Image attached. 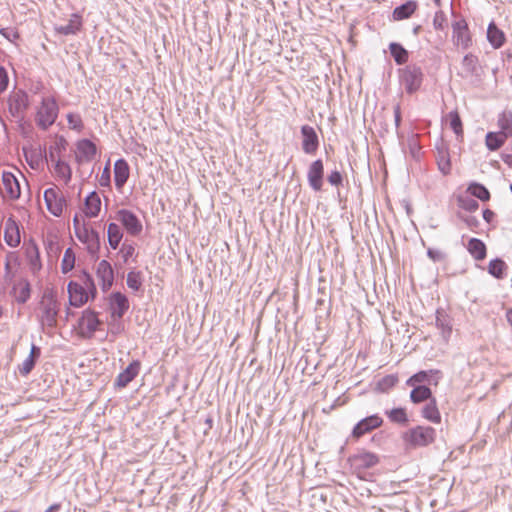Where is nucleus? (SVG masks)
Instances as JSON below:
<instances>
[{
  "label": "nucleus",
  "instance_id": "nucleus-1",
  "mask_svg": "<svg viewBox=\"0 0 512 512\" xmlns=\"http://www.w3.org/2000/svg\"><path fill=\"white\" fill-rule=\"evenodd\" d=\"M60 303L52 290H45L36 309V318L43 328H54L57 325V316Z\"/></svg>",
  "mask_w": 512,
  "mask_h": 512
},
{
  "label": "nucleus",
  "instance_id": "nucleus-2",
  "mask_svg": "<svg viewBox=\"0 0 512 512\" xmlns=\"http://www.w3.org/2000/svg\"><path fill=\"white\" fill-rule=\"evenodd\" d=\"M58 104L53 97H44L36 113V123L39 128L47 130L58 117Z\"/></svg>",
  "mask_w": 512,
  "mask_h": 512
},
{
  "label": "nucleus",
  "instance_id": "nucleus-3",
  "mask_svg": "<svg viewBox=\"0 0 512 512\" xmlns=\"http://www.w3.org/2000/svg\"><path fill=\"white\" fill-rule=\"evenodd\" d=\"M436 438V431L430 426H416L403 435L406 443L413 447H425L434 442Z\"/></svg>",
  "mask_w": 512,
  "mask_h": 512
},
{
  "label": "nucleus",
  "instance_id": "nucleus-4",
  "mask_svg": "<svg viewBox=\"0 0 512 512\" xmlns=\"http://www.w3.org/2000/svg\"><path fill=\"white\" fill-rule=\"evenodd\" d=\"M423 72L421 67L410 64L400 70V82L408 94L418 91L423 82Z\"/></svg>",
  "mask_w": 512,
  "mask_h": 512
},
{
  "label": "nucleus",
  "instance_id": "nucleus-5",
  "mask_svg": "<svg viewBox=\"0 0 512 512\" xmlns=\"http://www.w3.org/2000/svg\"><path fill=\"white\" fill-rule=\"evenodd\" d=\"M101 325L98 313L89 308L85 309L78 320V333L82 338L90 339Z\"/></svg>",
  "mask_w": 512,
  "mask_h": 512
},
{
  "label": "nucleus",
  "instance_id": "nucleus-6",
  "mask_svg": "<svg viewBox=\"0 0 512 512\" xmlns=\"http://www.w3.org/2000/svg\"><path fill=\"white\" fill-rule=\"evenodd\" d=\"M44 201L48 211L59 217L63 213V209L66 206V199L62 191L58 187H51L44 191Z\"/></svg>",
  "mask_w": 512,
  "mask_h": 512
},
{
  "label": "nucleus",
  "instance_id": "nucleus-7",
  "mask_svg": "<svg viewBox=\"0 0 512 512\" xmlns=\"http://www.w3.org/2000/svg\"><path fill=\"white\" fill-rule=\"evenodd\" d=\"M351 467L358 473L370 469L379 463V457L377 454L369 451H359L351 455L348 459Z\"/></svg>",
  "mask_w": 512,
  "mask_h": 512
},
{
  "label": "nucleus",
  "instance_id": "nucleus-8",
  "mask_svg": "<svg viewBox=\"0 0 512 512\" xmlns=\"http://www.w3.org/2000/svg\"><path fill=\"white\" fill-rule=\"evenodd\" d=\"M76 237L80 242L86 245V249L91 256H97L100 250V237L98 232L87 226L82 230L80 229Z\"/></svg>",
  "mask_w": 512,
  "mask_h": 512
},
{
  "label": "nucleus",
  "instance_id": "nucleus-9",
  "mask_svg": "<svg viewBox=\"0 0 512 512\" xmlns=\"http://www.w3.org/2000/svg\"><path fill=\"white\" fill-rule=\"evenodd\" d=\"M28 107L27 94L18 91L11 95L8 99V110L13 118L21 121L24 118V113Z\"/></svg>",
  "mask_w": 512,
  "mask_h": 512
},
{
  "label": "nucleus",
  "instance_id": "nucleus-10",
  "mask_svg": "<svg viewBox=\"0 0 512 512\" xmlns=\"http://www.w3.org/2000/svg\"><path fill=\"white\" fill-rule=\"evenodd\" d=\"M452 30V40L454 44L462 49L469 48L472 40L467 22L464 19L455 21L452 24Z\"/></svg>",
  "mask_w": 512,
  "mask_h": 512
},
{
  "label": "nucleus",
  "instance_id": "nucleus-11",
  "mask_svg": "<svg viewBox=\"0 0 512 512\" xmlns=\"http://www.w3.org/2000/svg\"><path fill=\"white\" fill-rule=\"evenodd\" d=\"M0 191L4 197L12 200L18 199L20 197V184L13 173L7 171L2 173V184L0 186Z\"/></svg>",
  "mask_w": 512,
  "mask_h": 512
},
{
  "label": "nucleus",
  "instance_id": "nucleus-12",
  "mask_svg": "<svg viewBox=\"0 0 512 512\" xmlns=\"http://www.w3.org/2000/svg\"><path fill=\"white\" fill-rule=\"evenodd\" d=\"M383 423V419L378 414H373L364 419L360 420L352 430V436L360 438L364 434L380 427Z\"/></svg>",
  "mask_w": 512,
  "mask_h": 512
},
{
  "label": "nucleus",
  "instance_id": "nucleus-13",
  "mask_svg": "<svg viewBox=\"0 0 512 512\" xmlns=\"http://www.w3.org/2000/svg\"><path fill=\"white\" fill-rule=\"evenodd\" d=\"M302 149L306 154L313 155L319 147V139L315 129L309 125L301 127Z\"/></svg>",
  "mask_w": 512,
  "mask_h": 512
},
{
  "label": "nucleus",
  "instance_id": "nucleus-14",
  "mask_svg": "<svg viewBox=\"0 0 512 512\" xmlns=\"http://www.w3.org/2000/svg\"><path fill=\"white\" fill-rule=\"evenodd\" d=\"M117 220L125 227L131 235H138L142 231V224L138 217L129 210H120L117 213Z\"/></svg>",
  "mask_w": 512,
  "mask_h": 512
},
{
  "label": "nucleus",
  "instance_id": "nucleus-15",
  "mask_svg": "<svg viewBox=\"0 0 512 512\" xmlns=\"http://www.w3.org/2000/svg\"><path fill=\"white\" fill-rule=\"evenodd\" d=\"M324 166L321 159L311 163L307 172V179L310 187L314 191H320L323 186Z\"/></svg>",
  "mask_w": 512,
  "mask_h": 512
},
{
  "label": "nucleus",
  "instance_id": "nucleus-16",
  "mask_svg": "<svg viewBox=\"0 0 512 512\" xmlns=\"http://www.w3.org/2000/svg\"><path fill=\"white\" fill-rule=\"evenodd\" d=\"M109 305L111 316L114 319H121L129 309L128 298L120 292H114L110 295Z\"/></svg>",
  "mask_w": 512,
  "mask_h": 512
},
{
  "label": "nucleus",
  "instance_id": "nucleus-17",
  "mask_svg": "<svg viewBox=\"0 0 512 512\" xmlns=\"http://www.w3.org/2000/svg\"><path fill=\"white\" fill-rule=\"evenodd\" d=\"M3 238L12 248L17 247L21 242L19 225L12 216L5 221Z\"/></svg>",
  "mask_w": 512,
  "mask_h": 512
},
{
  "label": "nucleus",
  "instance_id": "nucleus-18",
  "mask_svg": "<svg viewBox=\"0 0 512 512\" xmlns=\"http://www.w3.org/2000/svg\"><path fill=\"white\" fill-rule=\"evenodd\" d=\"M69 303L74 307H80L89 299V293L80 283L71 281L68 284Z\"/></svg>",
  "mask_w": 512,
  "mask_h": 512
},
{
  "label": "nucleus",
  "instance_id": "nucleus-19",
  "mask_svg": "<svg viewBox=\"0 0 512 512\" xmlns=\"http://www.w3.org/2000/svg\"><path fill=\"white\" fill-rule=\"evenodd\" d=\"M96 153L97 148L92 141L82 139L77 143L76 160L79 164L91 162Z\"/></svg>",
  "mask_w": 512,
  "mask_h": 512
},
{
  "label": "nucleus",
  "instance_id": "nucleus-20",
  "mask_svg": "<svg viewBox=\"0 0 512 512\" xmlns=\"http://www.w3.org/2000/svg\"><path fill=\"white\" fill-rule=\"evenodd\" d=\"M97 278L104 291L110 289L114 281V273L110 263L106 260H102L98 263L96 270Z\"/></svg>",
  "mask_w": 512,
  "mask_h": 512
},
{
  "label": "nucleus",
  "instance_id": "nucleus-21",
  "mask_svg": "<svg viewBox=\"0 0 512 512\" xmlns=\"http://www.w3.org/2000/svg\"><path fill=\"white\" fill-rule=\"evenodd\" d=\"M140 363L138 361L131 362L125 370L120 372L115 379L114 385L117 388L126 387L139 373Z\"/></svg>",
  "mask_w": 512,
  "mask_h": 512
},
{
  "label": "nucleus",
  "instance_id": "nucleus-22",
  "mask_svg": "<svg viewBox=\"0 0 512 512\" xmlns=\"http://www.w3.org/2000/svg\"><path fill=\"white\" fill-rule=\"evenodd\" d=\"M440 374L441 373L438 370L419 371L412 375L407 380L406 384L408 386H415L428 382L429 384L434 383L436 385L441 377Z\"/></svg>",
  "mask_w": 512,
  "mask_h": 512
},
{
  "label": "nucleus",
  "instance_id": "nucleus-23",
  "mask_svg": "<svg viewBox=\"0 0 512 512\" xmlns=\"http://www.w3.org/2000/svg\"><path fill=\"white\" fill-rule=\"evenodd\" d=\"M82 27V18L79 14H72L66 25L55 26V31L61 35H75Z\"/></svg>",
  "mask_w": 512,
  "mask_h": 512
},
{
  "label": "nucleus",
  "instance_id": "nucleus-24",
  "mask_svg": "<svg viewBox=\"0 0 512 512\" xmlns=\"http://www.w3.org/2000/svg\"><path fill=\"white\" fill-rule=\"evenodd\" d=\"M129 178V165L124 159H118L114 164L115 186L120 189Z\"/></svg>",
  "mask_w": 512,
  "mask_h": 512
},
{
  "label": "nucleus",
  "instance_id": "nucleus-25",
  "mask_svg": "<svg viewBox=\"0 0 512 512\" xmlns=\"http://www.w3.org/2000/svg\"><path fill=\"white\" fill-rule=\"evenodd\" d=\"M421 415L423 418L434 424H439L441 422V414L437 406V401L434 397L424 405Z\"/></svg>",
  "mask_w": 512,
  "mask_h": 512
},
{
  "label": "nucleus",
  "instance_id": "nucleus-26",
  "mask_svg": "<svg viewBox=\"0 0 512 512\" xmlns=\"http://www.w3.org/2000/svg\"><path fill=\"white\" fill-rule=\"evenodd\" d=\"M469 254L477 261H482L486 258L487 248L485 243L478 238H471L467 244Z\"/></svg>",
  "mask_w": 512,
  "mask_h": 512
},
{
  "label": "nucleus",
  "instance_id": "nucleus-27",
  "mask_svg": "<svg viewBox=\"0 0 512 512\" xmlns=\"http://www.w3.org/2000/svg\"><path fill=\"white\" fill-rule=\"evenodd\" d=\"M101 209V200L96 192H91L85 199L84 213L85 216L93 218L96 217Z\"/></svg>",
  "mask_w": 512,
  "mask_h": 512
},
{
  "label": "nucleus",
  "instance_id": "nucleus-28",
  "mask_svg": "<svg viewBox=\"0 0 512 512\" xmlns=\"http://www.w3.org/2000/svg\"><path fill=\"white\" fill-rule=\"evenodd\" d=\"M436 327L441 330V334L445 340L449 339L452 333V323L449 315L444 311L436 312Z\"/></svg>",
  "mask_w": 512,
  "mask_h": 512
},
{
  "label": "nucleus",
  "instance_id": "nucleus-29",
  "mask_svg": "<svg viewBox=\"0 0 512 512\" xmlns=\"http://www.w3.org/2000/svg\"><path fill=\"white\" fill-rule=\"evenodd\" d=\"M487 39L495 49H498L504 44L505 35L494 22H491L487 29Z\"/></svg>",
  "mask_w": 512,
  "mask_h": 512
},
{
  "label": "nucleus",
  "instance_id": "nucleus-30",
  "mask_svg": "<svg viewBox=\"0 0 512 512\" xmlns=\"http://www.w3.org/2000/svg\"><path fill=\"white\" fill-rule=\"evenodd\" d=\"M413 387L414 388L410 393V400L413 403L418 404L425 401H429L430 399L433 398L431 389L429 387L425 385H415Z\"/></svg>",
  "mask_w": 512,
  "mask_h": 512
},
{
  "label": "nucleus",
  "instance_id": "nucleus-31",
  "mask_svg": "<svg viewBox=\"0 0 512 512\" xmlns=\"http://www.w3.org/2000/svg\"><path fill=\"white\" fill-rule=\"evenodd\" d=\"M25 253L31 270L33 272L39 271L42 265L38 246L35 243H31L26 247Z\"/></svg>",
  "mask_w": 512,
  "mask_h": 512
},
{
  "label": "nucleus",
  "instance_id": "nucleus-32",
  "mask_svg": "<svg viewBox=\"0 0 512 512\" xmlns=\"http://www.w3.org/2000/svg\"><path fill=\"white\" fill-rule=\"evenodd\" d=\"M416 8L417 3L415 1H407L394 9L393 17L395 20L407 19L415 12Z\"/></svg>",
  "mask_w": 512,
  "mask_h": 512
},
{
  "label": "nucleus",
  "instance_id": "nucleus-33",
  "mask_svg": "<svg viewBox=\"0 0 512 512\" xmlns=\"http://www.w3.org/2000/svg\"><path fill=\"white\" fill-rule=\"evenodd\" d=\"M500 133L507 138L512 137V111H503L498 117Z\"/></svg>",
  "mask_w": 512,
  "mask_h": 512
},
{
  "label": "nucleus",
  "instance_id": "nucleus-34",
  "mask_svg": "<svg viewBox=\"0 0 512 512\" xmlns=\"http://www.w3.org/2000/svg\"><path fill=\"white\" fill-rule=\"evenodd\" d=\"M507 137L500 132H488L485 143L490 151L498 150L506 141Z\"/></svg>",
  "mask_w": 512,
  "mask_h": 512
},
{
  "label": "nucleus",
  "instance_id": "nucleus-35",
  "mask_svg": "<svg viewBox=\"0 0 512 512\" xmlns=\"http://www.w3.org/2000/svg\"><path fill=\"white\" fill-rule=\"evenodd\" d=\"M389 50L398 65L405 64L408 61V51L399 43H391Z\"/></svg>",
  "mask_w": 512,
  "mask_h": 512
},
{
  "label": "nucleus",
  "instance_id": "nucleus-36",
  "mask_svg": "<svg viewBox=\"0 0 512 512\" xmlns=\"http://www.w3.org/2000/svg\"><path fill=\"white\" fill-rule=\"evenodd\" d=\"M108 242L112 249H116L122 239V232L119 225L110 223L107 230Z\"/></svg>",
  "mask_w": 512,
  "mask_h": 512
},
{
  "label": "nucleus",
  "instance_id": "nucleus-37",
  "mask_svg": "<svg viewBox=\"0 0 512 512\" xmlns=\"http://www.w3.org/2000/svg\"><path fill=\"white\" fill-rule=\"evenodd\" d=\"M55 174L58 178L62 179L65 184H68L72 177V171L68 163L64 161H57L55 165Z\"/></svg>",
  "mask_w": 512,
  "mask_h": 512
},
{
  "label": "nucleus",
  "instance_id": "nucleus-38",
  "mask_svg": "<svg viewBox=\"0 0 512 512\" xmlns=\"http://www.w3.org/2000/svg\"><path fill=\"white\" fill-rule=\"evenodd\" d=\"M468 192L481 201H488L490 199V192L480 183H472L468 187Z\"/></svg>",
  "mask_w": 512,
  "mask_h": 512
},
{
  "label": "nucleus",
  "instance_id": "nucleus-39",
  "mask_svg": "<svg viewBox=\"0 0 512 512\" xmlns=\"http://www.w3.org/2000/svg\"><path fill=\"white\" fill-rule=\"evenodd\" d=\"M15 299L18 303H25L30 297V285L28 282L19 283L13 287Z\"/></svg>",
  "mask_w": 512,
  "mask_h": 512
},
{
  "label": "nucleus",
  "instance_id": "nucleus-40",
  "mask_svg": "<svg viewBox=\"0 0 512 512\" xmlns=\"http://www.w3.org/2000/svg\"><path fill=\"white\" fill-rule=\"evenodd\" d=\"M462 67L469 75H474L478 70V58L473 54H467L462 60Z\"/></svg>",
  "mask_w": 512,
  "mask_h": 512
},
{
  "label": "nucleus",
  "instance_id": "nucleus-41",
  "mask_svg": "<svg viewBox=\"0 0 512 512\" xmlns=\"http://www.w3.org/2000/svg\"><path fill=\"white\" fill-rule=\"evenodd\" d=\"M506 264L503 260L496 258L489 262L488 271L496 278H502Z\"/></svg>",
  "mask_w": 512,
  "mask_h": 512
},
{
  "label": "nucleus",
  "instance_id": "nucleus-42",
  "mask_svg": "<svg viewBox=\"0 0 512 512\" xmlns=\"http://www.w3.org/2000/svg\"><path fill=\"white\" fill-rule=\"evenodd\" d=\"M386 414L391 422L398 424H406L408 422V417L404 408H394L386 412Z\"/></svg>",
  "mask_w": 512,
  "mask_h": 512
},
{
  "label": "nucleus",
  "instance_id": "nucleus-43",
  "mask_svg": "<svg viewBox=\"0 0 512 512\" xmlns=\"http://www.w3.org/2000/svg\"><path fill=\"white\" fill-rule=\"evenodd\" d=\"M75 254L71 248H67L64 252L61 269L63 273H68L74 268Z\"/></svg>",
  "mask_w": 512,
  "mask_h": 512
},
{
  "label": "nucleus",
  "instance_id": "nucleus-44",
  "mask_svg": "<svg viewBox=\"0 0 512 512\" xmlns=\"http://www.w3.org/2000/svg\"><path fill=\"white\" fill-rule=\"evenodd\" d=\"M450 121V128L454 131L457 136L463 135L462 121L457 111H451L448 114Z\"/></svg>",
  "mask_w": 512,
  "mask_h": 512
},
{
  "label": "nucleus",
  "instance_id": "nucleus-45",
  "mask_svg": "<svg viewBox=\"0 0 512 512\" xmlns=\"http://www.w3.org/2000/svg\"><path fill=\"white\" fill-rule=\"evenodd\" d=\"M398 377L396 375H386L377 382V389L381 392H386L396 385Z\"/></svg>",
  "mask_w": 512,
  "mask_h": 512
},
{
  "label": "nucleus",
  "instance_id": "nucleus-46",
  "mask_svg": "<svg viewBox=\"0 0 512 512\" xmlns=\"http://www.w3.org/2000/svg\"><path fill=\"white\" fill-rule=\"evenodd\" d=\"M127 285L130 289L139 290L142 286L141 274L134 271L129 272L127 275Z\"/></svg>",
  "mask_w": 512,
  "mask_h": 512
},
{
  "label": "nucleus",
  "instance_id": "nucleus-47",
  "mask_svg": "<svg viewBox=\"0 0 512 512\" xmlns=\"http://www.w3.org/2000/svg\"><path fill=\"white\" fill-rule=\"evenodd\" d=\"M81 281H82L81 285L86 288V291L89 294H91L92 297H94L96 294V286H95L92 276L87 272H83V274L81 276Z\"/></svg>",
  "mask_w": 512,
  "mask_h": 512
},
{
  "label": "nucleus",
  "instance_id": "nucleus-48",
  "mask_svg": "<svg viewBox=\"0 0 512 512\" xmlns=\"http://www.w3.org/2000/svg\"><path fill=\"white\" fill-rule=\"evenodd\" d=\"M67 121L70 129L81 131L83 129V122L78 114L69 113L67 115Z\"/></svg>",
  "mask_w": 512,
  "mask_h": 512
},
{
  "label": "nucleus",
  "instance_id": "nucleus-49",
  "mask_svg": "<svg viewBox=\"0 0 512 512\" xmlns=\"http://www.w3.org/2000/svg\"><path fill=\"white\" fill-rule=\"evenodd\" d=\"M12 262H15V263L17 262V256L15 255L14 252L8 253L7 256H6V261H5V275H4V277H5L6 280H9V281H11L12 278L14 277V274H13V272L11 270V263Z\"/></svg>",
  "mask_w": 512,
  "mask_h": 512
},
{
  "label": "nucleus",
  "instance_id": "nucleus-50",
  "mask_svg": "<svg viewBox=\"0 0 512 512\" xmlns=\"http://www.w3.org/2000/svg\"><path fill=\"white\" fill-rule=\"evenodd\" d=\"M0 34L5 37L9 42L16 43V41L20 38L19 32L17 29L12 27L1 28Z\"/></svg>",
  "mask_w": 512,
  "mask_h": 512
},
{
  "label": "nucleus",
  "instance_id": "nucleus-51",
  "mask_svg": "<svg viewBox=\"0 0 512 512\" xmlns=\"http://www.w3.org/2000/svg\"><path fill=\"white\" fill-rule=\"evenodd\" d=\"M447 24V18L443 11H437L433 18V27L435 30H444Z\"/></svg>",
  "mask_w": 512,
  "mask_h": 512
},
{
  "label": "nucleus",
  "instance_id": "nucleus-52",
  "mask_svg": "<svg viewBox=\"0 0 512 512\" xmlns=\"http://www.w3.org/2000/svg\"><path fill=\"white\" fill-rule=\"evenodd\" d=\"M120 254L124 260V262H128V260L130 258L133 257V255L135 254V247L133 244H130V243H127V242H124L121 249H120Z\"/></svg>",
  "mask_w": 512,
  "mask_h": 512
},
{
  "label": "nucleus",
  "instance_id": "nucleus-53",
  "mask_svg": "<svg viewBox=\"0 0 512 512\" xmlns=\"http://www.w3.org/2000/svg\"><path fill=\"white\" fill-rule=\"evenodd\" d=\"M35 360L32 357H27L19 366V373L22 376H27L35 366Z\"/></svg>",
  "mask_w": 512,
  "mask_h": 512
},
{
  "label": "nucleus",
  "instance_id": "nucleus-54",
  "mask_svg": "<svg viewBox=\"0 0 512 512\" xmlns=\"http://www.w3.org/2000/svg\"><path fill=\"white\" fill-rule=\"evenodd\" d=\"M460 206L469 212H473L479 208V203L475 199L468 197L460 199Z\"/></svg>",
  "mask_w": 512,
  "mask_h": 512
},
{
  "label": "nucleus",
  "instance_id": "nucleus-55",
  "mask_svg": "<svg viewBox=\"0 0 512 512\" xmlns=\"http://www.w3.org/2000/svg\"><path fill=\"white\" fill-rule=\"evenodd\" d=\"M438 167L439 170L444 174L447 175L451 171V163L450 159L447 157V155L442 154L440 159L438 160Z\"/></svg>",
  "mask_w": 512,
  "mask_h": 512
},
{
  "label": "nucleus",
  "instance_id": "nucleus-56",
  "mask_svg": "<svg viewBox=\"0 0 512 512\" xmlns=\"http://www.w3.org/2000/svg\"><path fill=\"white\" fill-rule=\"evenodd\" d=\"M328 182L332 185V186H340L342 185V182H343V177H342V174L338 171V170H333L331 171V173L328 175V178H327Z\"/></svg>",
  "mask_w": 512,
  "mask_h": 512
},
{
  "label": "nucleus",
  "instance_id": "nucleus-57",
  "mask_svg": "<svg viewBox=\"0 0 512 512\" xmlns=\"http://www.w3.org/2000/svg\"><path fill=\"white\" fill-rule=\"evenodd\" d=\"M427 255L434 262H441L445 259V254L441 250H438V249L429 248L427 250Z\"/></svg>",
  "mask_w": 512,
  "mask_h": 512
},
{
  "label": "nucleus",
  "instance_id": "nucleus-58",
  "mask_svg": "<svg viewBox=\"0 0 512 512\" xmlns=\"http://www.w3.org/2000/svg\"><path fill=\"white\" fill-rule=\"evenodd\" d=\"M8 83V73L3 66H0V93L4 92L7 89Z\"/></svg>",
  "mask_w": 512,
  "mask_h": 512
},
{
  "label": "nucleus",
  "instance_id": "nucleus-59",
  "mask_svg": "<svg viewBox=\"0 0 512 512\" xmlns=\"http://www.w3.org/2000/svg\"><path fill=\"white\" fill-rule=\"evenodd\" d=\"M99 183L101 186H108L110 184V169H109L108 164L105 166V168L101 174Z\"/></svg>",
  "mask_w": 512,
  "mask_h": 512
},
{
  "label": "nucleus",
  "instance_id": "nucleus-60",
  "mask_svg": "<svg viewBox=\"0 0 512 512\" xmlns=\"http://www.w3.org/2000/svg\"><path fill=\"white\" fill-rule=\"evenodd\" d=\"M88 225L85 223L83 219H80L78 215H75L73 218V227L75 231V235L78 233V231L83 228H86Z\"/></svg>",
  "mask_w": 512,
  "mask_h": 512
},
{
  "label": "nucleus",
  "instance_id": "nucleus-61",
  "mask_svg": "<svg viewBox=\"0 0 512 512\" xmlns=\"http://www.w3.org/2000/svg\"><path fill=\"white\" fill-rule=\"evenodd\" d=\"M462 219L466 223V225L472 230L479 226V220L474 216H465Z\"/></svg>",
  "mask_w": 512,
  "mask_h": 512
},
{
  "label": "nucleus",
  "instance_id": "nucleus-62",
  "mask_svg": "<svg viewBox=\"0 0 512 512\" xmlns=\"http://www.w3.org/2000/svg\"><path fill=\"white\" fill-rule=\"evenodd\" d=\"M394 121H395L396 127L398 128L400 125V122H401V109H400V105H398V104L396 106H394Z\"/></svg>",
  "mask_w": 512,
  "mask_h": 512
},
{
  "label": "nucleus",
  "instance_id": "nucleus-63",
  "mask_svg": "<svg viewBox=\"0 0 512 512\" xmlns=\"http://www.w3.org/2000/svg\"><path fill=\"white\" fill-rule=\"evenodd\" d=\"M495 216V213L490 210V209H485L483 211V219L487 222V223H490L492 221V219L494 218Z\"/></svg>",
  "mask_w": 512,
  "mask_h": 512
},
{
  "label": "nucleus",
  "instance_id": "nucleus-64",
  "mask_svg": "<svg viewBox=\"0 0 512 512\" xmlns=\"http://www.w3.org/2000/svg\"><path fill=\"white\" fill-rule=\"evenodd\" d=\"M39 356H40V348L33 344L28 357H32V359H34L36 361V358H38Z\"/></svg>",
  "mask_w": 512,
  "mask_h": 512
}]
</instances>
